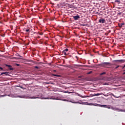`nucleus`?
Segmentation results:
<instances>
[{"label":"nucleus","instance_id":"obj_24","mask_svg":"<svg viewBox=\"0 0 125 125\" xmlns=\"http://www.w3.org/2000/svg\"><path fill=\"white\" fill-rule=\"evenodd\" d=\"M91 73H92V71H90V72H89L88 73V74H91Z\"/></svg>","mask_w":125,"mask_h":125},{"label":"nucleus","instance_id":"obj_19","mask_svg":"<svg viewBox=\"0 0 125 125\" xmlns=\"http://www.w3.org/2000/svg\"><path fill=\"white\" fill-rule=\"evenodd\" d=\"M68 50H69V49L68 48H66V49L63 50V51H65V52L68 51Z\"/></svg>","mask_w":125,"mask_h":125},{"label":"nucleus","instance_id":"obj_29","mask_svg":"<svg viewBox=\"0 0 125 125\" xmlns=\"http://www.w3.org/2000/svg\"><path fill=\"white\" fill-rule=\"evenodd\" d=\"M46 84H49V83H46Z\"/></svg>","mask_w":125,"mask_h":125},{"label":"nucleus","instance_id":"obj_12","mask_svg":"<svg viewBox=\"0 0 125 125\" xmlns=\"http://www.w3.org/2000/svg\"><path fill=\"white\" fill-rule=\"evenodd\" d=\"M99 95H100V93L95 94H94L93 96H99Z\"/></svg>","mask_w":125,"mask_h":125},{"label":"nucleus","instance_id":"obj_38","mask_svg":"<svg viewBox=\"0 0 125 125\" xmlns=\"http://www.w3.org/2000/svg\"><path fill=\"white\" fill-rule=\"evenodd\" d=\"M124 71H125V70Z\"/></svg>","mask_w":125,"mask_h":125},{"label":"nucleus","instance_id":"obj_18","mask_svg":"<svg viewBox=\"0 0 125 125\" xmlns=\"http://www.w3.org/2000/svg\"><path fill=\"white\" fill-rule=\"evenodd\" d=\"M105 74H106L105 72H103V73H101V76H102L103 75H105Z\"/></svg>","mask_w":125,"mask_h":125},{"label":"nucleus","instance_id":"obj_10","mask_svg":"<svg viewBox=\"0 0 125 125\" xmlns=\"http://www.w3.org/2000/svg\"><path fill=\"white\" fill-rule=\"evenodd\" d=\"M115 2H118V4H120L121 3V0H115Z\"/></svg>","mask_w":125,"mask_h":125},{"label":"nucleus","instance_id":"obj_3","mask_svg":"<svg viewBox=\"0 0 125 125\" xmlns=\"http://www.w3.org/2000/svg\"><path fill=\"white\" fill-rule=\"evenodd\" d=\"M99 23H101L102 24H103L106 22V21L104 19H100L99 21Z\"/></svg>","mask_w":125,"mask_h":125},{"label":"nucleus","instance_id":"obj_34","mask_svg":"<svg viewBox=\"0 0 125 125\" xmlns=\"http://www.w3.org/2000/svg\"><path fill=\"white\" fill-rule=\"evenodd\" d=\"M2 37H4V35H2Z\"/></svg>","mask_w":125,"mask_h":125},{"label":"nucleus","instance_id":"obj_33","mask_svg":"<svg viewBox=\"0 0 125 125\" xmlns=\"http://www.w3.org/2000/svg\"><path fill=\"white\" fill-rule=\"evenodd\" d=\"M45 99H49V98H45Z\"/></svg>","mask_w":125,"mask_h":125},{"label":"nucleus","instance_id":"obj_20","mask_svg":"<svg viewBox=\"0 0 125 125\" xmlns=\"http://www.w3.org/2000/svg\"><path fill=\"white\" fill-rule=\"evenodd\" d=\"M39 35H40V36H42V35H43V33L42 32L39 33Z\"/></svg>","mask_w":125,"mask_h":125},{"label":"nucleus","instance_id":"obj_25","mask_svg":"<svg viewBox=\"0 0 125 125\" xmlns=\"http://www.w3.org/2000/svg\"><path fill=\"white\" fill-rule=\"evenodd\" d=\"M50 99H53L54 100H56V99H55V98H50Z\"/></svg>","mask_w":125,"mask_h":125},{"label":"nucleus","instance_id":"obj_16","mask_svg":"<svg viewBox=\"0 0 125 125\" xmlns=\"http://www.w3.org/2000/svg\"><path fill=\"white\" fill-rule=\"evenodd\" d=\"M31 98H32V99H37V98H39V97H32Z\"/></svg>","mask_w":125,"mask_h":125},{"label":"nucleus","instance_id":"obj_13","mask_svg":"<svg viewBox=\"0 0 125 125\" xmlns=\"http://www.w3.org/2000/svg\"><path fill=\"white\" fill-rule=\"evenodd\" d=\"M111 109H112V110H116L117 111H118V110H119V108H114L113 107H111Z\"/></svg>","mask_w":125,"mask_h":125},{"label":"nucleus","instance_id":"obj_22","mask_svg":"<svg viewBox=\"0 0 125 125\" xmlns=\"http://www.w3.org/2000/svg\"><path fill=\"white\" fill-rule=\"evenodd\" d=\"M119 67H120V65H118L117 66H116L115 67V69H118V68H119Z\"/></svg>","mask_w":125,"mask_h":125},{"label":"nucleus","instance_id":"obj_6","mask_svg":"<svg viewBox=\"0 0 125 125\" xmlns=\"http://www.w3.org/2000/svg\"><path fill=\"white\" fill-rule=\"evenodd\" d=\"M9 73H8V72H2V73H1L0 74V76H1V75H5V76H8V74H9Z\"/></svg>","mask_w":125,"mask_h":125},{"label":"nucleus","instance_id":"obj_4","mask_svg":"<svg viewBox=\"0 0 125 125\" xmlns=\"http://www.w3.org/2000/svg\"><path fill=\"white\" fill-rule=\"evenodd\" d=\"M80 16H79V15L73 16V19H74V20H79V19H80Z\"/></svg>","mask_w":125,"mask_h":125},{"label":"nucleus","instance_id":"obj_11","mask_svg":"<svg viewBox=\"0 0 125 125\" xmlns=\"http://www.w3.org/2000/svg\"><path fill=\"white\" fill-rule=\"evenodd\" d=\"M62 53L63 54H64V55H67V53H66V52H65V51H64V50H63V51H62Z\"/></svg>","mask_w":125,"mask_h":125},{"label":"nucleus","instance_id":"obj_27","mask_svg":"<svg viewBox=\"0 0 125 125\" xmlns=\"http://www.w3.org/2000/svg\"><path fill=\"white\" fill-rule=\"evenodd\" d=\"M18 56H19V57H21V56L20 54H18Z\"/></svg>","mask_w":125,"mask_h":125},{"label":"nucleus","instance_id":"obj_30","mask_svg":"<svg viewBox=\"0 0 125 125\" xmlns=\"http://www.w3.org/2000/svg\"><path fill=\"white\" fill-rule=\"evenodd\" d=\"M125 65H124V66L123 67V69H124V68H125Z\"/></svg>","mask_w":125,"mask_h":125},{"label":"nucleus","instance_id":"obj_35","mask_svg":"<svg viewBox=\"0 0 125 125\" xmlns=\"http://www.w3.org/2000/svg\"><path fill=\"white\" fill-rule=\"evenodd\" d=\"M38 38L40 39V38H41V37L39 36Z\"/></svg>","mask_w":125,"mask_h":125},{"label":"nucleus","instance_id":"obj_32","mask_svg":"<svg viewBox=\"0 0 125 125\" xmlns=\"http://www.w3.org/2000/svg\"><path fill=\"white\" fill-rule=\"evenodd\" d=\"M39 64H42V62H40Z\"/></svg>","mask_w":125,"mask_h":125},{"label":"nucleus","instance_id":"obj_15","mask_svg":"<svg viewBox=\"0 0 125 125\" xmlns=\"http://www.w3.org/2000/svg\"><path fill=\"white\" fill-rule=\"evenodd\" d=\"M25 32H26V33H28V32H30V29H26Z\"/></svg>","mask_w":125,"mask_h":125},{"label":"nucleus","instance_id":"obj_36","mask_svg":"<svg viewBox=\"0 0 125 125\" xmlns=\"http://www.w3.org/2000/svg\"><path fill=\"white\" fill-rule=\"evenodd\" d=\"M76 58H78V56H76Z\"/></svg>","mask_w":125,"mask_h":125},{"label":"nucleus","instance_id":"obj_31","mask_svg":"<svg viewBox=\"0 0 125 125\" xmlns=\"http://www.w3.org/2000/svg\"><path fill=\"white\" fill-rule=\"evenodd\" d=\"M123 75H125V72H124V73H123Z\"/></svg>","mask_w":125,"mask_h":125},{"label":"nucleus","instance_id":"obj_21","mask_svg":"<svg viewBox=\"0 0 125 125\" xmlns=\"http://www.w3.org/2000/svg\"><path fill=\"white\" fill-rule=\"evenodd\" d=\"M35 69H40V67H38L37 66H35Z\"/></svg>","mask_w":125,"mask_h":125},{"label":"nucleus","instance_id":"obj_14","mask_svg":"<svg viewBox=\"0 0 125 125\" xmlns=\"http://www.w3.org/2000/svg\"><path fill=\"white\" fill-rule=\"evenodd\" d=\"M63 92L64 93H68V94L72 93V92H68V91H64Z\"/></svg>","mask_w":125,"mask_h":125},{"label":"nucleus","instance_id":"obj_2","mask_svg":"<svg viewBox=\"0 0 125 125\" xmlns=\"http://www.w3.org/2000/svg\"><path fill=\"white\" fill-rule=\"evenodd\" d=\"M113 62H115L116 64H119V63H125V60H115L113 61Z\"/></svg>","mask_w":125,"mask_h":125},{"label":"nucleus","instance_id":"obj_28","mask_svg":"<svg viewBox=\"0 0 125 125\" xmlns=\"http://www.w3.org/2000/svg\"><path fill=\"white\" fill-rule=\"evenodd\" d=\"M115 98H119L120 97H116L115 96Z\"/></svg>","mask_w":125,"mask_h":125},{"label":"nucleus","instance_id":"obj_23","mask_svg":"<svg viewBox=\"0 0 125 125\" xmlns=\"http://www.w3.org/2000/svg\"><path fill=\"white\" fill-rule=\"evenodd\" d=\"M0 70H3V68H2V67H1L0 66Z\"/></svg>","mask_w":125,"mask_h":125},{"label":"nucleus","instance_id":"obj_9","mask_svg":"<svg viewBox=\"0 0 125 125\" xmlns=\"http://www.w3.org/2000/svg\"><path fill=\"white\" fill-rule=\"evenodd\" d=\"M52 76H54V77H58L59 78H60L61 77V75H57V74H52Z\"/></svg>","mask_w":125,"mask_h":125},{"label":"nucleus","instance_id":"obj_17","mask_svg":"<svg viewBox=\"0 0 125 125\" xmlns=\"http://www.w3.org/2000/svg\"><path fill=\"white\" fill-rule=\"evenodd\" d=\"M82 26H83V27H85V26H87V24H82Z\"/></svg>","mask_w":125,"mask_h":125},{"label":"nucleus","instance_id":"obj_26","mask_svg":"<svg viewBox=\"0 0 125 125\" xmlns=\"http://www.w3.org/2000/svg\"><path fill=\"white\" fill-rule=\"evenodd\" d=\"M16 65H17V66H20V64H18V63H17Z\"/></svg>","mask_w":125,"mask_h":125},{"label":"nucleus","instance_id":"obj_7","mask_svg":"<svg viewBox=\"0 0 125 125\" xmlns=\"http://www.w3.org/2000/svg\"><path fill=\"white\" fill-rule=\"evenodd\" d=\"M124 25H125V22H123L122 23L118 24V26H119V27H120V28H122L123 27V26H124Z\"/></svg>","mask_w":125,"mask_h":125},{"label":"nucleus","instance_id":"obj_37","mask_svg":"<svg viewBox=\"0 0 125 125\" xmlns=\"http://www.w3.org/2000/svg\"><path fill=\"white\" fill-rule=\"evenodd\" d=\"M54 72H56V70H54Z\"/></svg>","mask_w":125,"mask_h":125},{"label":"nucleus","instance_id":"obj_1","mask_svg":"<svg viewBox=\"0 0 125 125\" xmlns=\"http://www.w3.org/2000/svg\"><path fill=\"white\" fill-rule=\"evenodd\" d=\"M110 64H111L110 62H101L98 64V66H100L101 67H104L106 68L108 65H110Z\"/></svg>","mask_w":125,"mask_h":125},{"label":"nucleus","instance_id":"obj_8","mask_svg":"<svg viewBox=\"0 0 125 125\" xmlns=\"http://www.w3.org/2000/svg\"><path fill=\"white\" fill-rule=\"evenodd\" d=\"M6 67H8L9 68V70H10L11 71L13 70V68L12 67L11 65H6Z\"/></svg>","mask_w":125,"mask_h":125},{"label":"nucleus","instance_id":"obj_5","mask_svg":"<svg viewBox=\"0 0 125 125\" xmlns=\"http://www.w3.org/2000/svg\"><path fill=\"white\" fill-rule=\"evenodd\" d=\"M101 107H104V108H107V109H111V106H107L106 105H101Z\"/></svg>","mask_w":125,"mask_h":125}]
</instances>
